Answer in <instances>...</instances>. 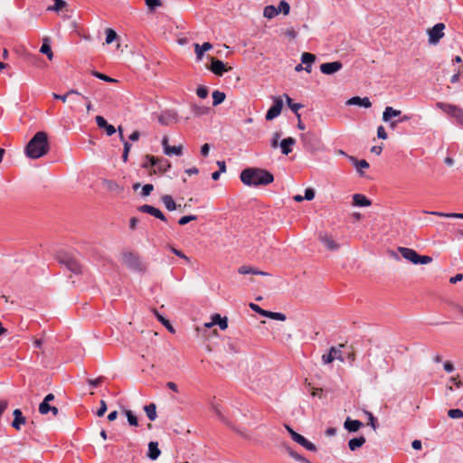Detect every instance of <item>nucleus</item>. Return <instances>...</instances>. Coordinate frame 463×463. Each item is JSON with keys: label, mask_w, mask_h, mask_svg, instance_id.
<instances>
[{"label": "nucleus", "mask_w": 463, "mask_h": 463, "mask_svg": "<svg viewBox=\"0 0 463 463\" xmlns=\"http://www.w3.org/2000/svg\"><path fill=\"white\" fill-rule=\"evenodd\" d=\"M241 181L247 186L268 185L274 181V175L269 171L260 167H248L240 175Z\"/></svg>", "instance_id": "1"}, {"label": "nucleus", "mask_w": 463, "mask_h": 463, "mask_svg": "<svg viewBox=\"0 0 463 463\" xmlns=\"http://www.w3.org/2000/svg\"><path fill=\"white\" fill-rule=\"evenodd\" d=\"M49 150L48 135L44 131L35 133L24 148L25 155L31 159H38L45 156Z\"/></svg>", "instance_id": "2"}, {"label": "nucleus", "mask_w": 463, "mask_h": 463, "mask_svg": "<svg viewBox=\"0 0 463 463\" xmlns=\"http://www.w3.org/2000/svg\"><path fill=\"white\" fill-rule=\"evenodd\" d=\"M56 260L71 273L75 275L82 273V266L73 254L61 250L57 252Z\"/></svg>", "instance_id": "3"}, {"label": "nucleus", "mask_w": 463, "mask_h": 463, "mask_svg": "<svg viewBox=\"0 0 463 463\" xmlns=\"http://www.w3.org/2000/svg\"><path fill=\"white\" fill-rule=\"evenodd\" d=\"M122 261L131 270L137 272H145L146 270V266L141 260L139 255L133 251H124L122 253Z\"/></svg>", "instance_id": "4"}, {"label": "nucleus", "mask_w": 463, "mask_h": 463, "mask_svg": "<svg viewBox=\"0 0 463 463\" xmlns=\"http://www.w3.org/2000/svg\"><path fill=\"white\" fill-rule=\"evenodd\" d=\"M436 107L453 118L457 124L463 128V109L453 104H448L444 102H437Z\"/></svg>", "instance_id": "5"}, {"label": "nucleus", "mask_w": 463, "mask_h": 463, "mask_svg": "<svg viewBox=\"0 0 463 463\" xmlns=\"http://www.w3.org/2000/svg\"><path fill=\"white\" fill-rule=\"evenodd\" d=\"M286 430L289 433L291 439L297 442L298 444L304 447L306 449L309 451H317V447L315 444L307 440L304 436L296 432L290 426L285 425Z\"/></svg>", "instance_id": "6"}, {"label": "nucleus", "mask_w": 463, "mask_h": 463, "mask_svg": "<svg viewBox=\"0 0 463 463\" xmlns=\"http://www.w3.org/2000/svg\"><path fill=\"white\" fill-rule=\"evenodd\" d=\"M445 24L442 23L436 24L432 28L427 31L429 35V43L436 45L444 36Z\"/></svg>", "instance_id": "7"}, {"label": "nucleus", "mask_w": 463, "mask_h": 463, "mask_svg": "<svg viewBox=\"0 0 463 463\" xmlns=\"http://www.w3.org/2000/svg\"><path fill=\"white\" fill-rule=\"evenodd\" d=\"M250 307L255 311L256 313L260 314V316L264 317H269L274 320H279V321H285L286 316L283 313L280 312H272L269 310H265L261 308L260 306L254 303L250 304Z\"/></svg>", "instance_id": "8"}, {"label": "nucleus", "mask_w": 463, "mask_h": 463, "mask_svg": "<svg viewBox=\"0 0 463 463\" xmlns=\"http://www.w3.org/2000/svg\"><path fill=\"white\" fill-rule=\"evenodd\" d=\"M282 108L283 100L281 97H273V104L266 113V119L272 120L277 118L281 113Z\"/></svg>", "instance_id": "9"}, {"label": "nucleus", "mask_w": 463, "mask_h": 463, "mask_svg": "<svg viewBox=\"0 0 463 463\" xmlns=\"http://www.w3.org/2000/svg\"><path fill=\"white\" fill-rule=\"evenodd\" d=\"M318 240L323 243V245L328 250H337L340 247L339 243H337L331 234L327 232H319L318 234Z\"/></svg>", "instance_id": "10"}, {"label": "nucleus", "mask_w": 463, "mask_h": 463, "mask_svg": "<svg viewBox=\"0 0 463 463\" xmlns=\"http://www.w3.org/2000/svg\"><path fill=\"white\" fill-rule=\"evenodd\" d=\"M343 68V63L339 61L326 62L320 65V71L326 75H333Z\"/></svg>", "instance_id": "11"}, {"label": "nucleus", "mask_w": 463, "mask_h": 463, "mask_svg": "<svg viewBox=\"0 0 463 463\" xmlns=\"http://www.w3.org/2000/svg\"><path fill=\"white\" fill-rule=\"evenodd\" d=\"M301 141L303 143L304 148L308 152H314L317 146V138L316 136L310 132L306 134H302Z\"/></svg>", "instance_id": "12"}, {"label": "nucleus", "mask_w": 463, "mask_h": 463, "mask_svg": "<svg viewBox=\"0 0 463 463\" xmlns=\"http://www.w3.org/2000/svg\"><path fill=\"white\" fill-rule=\"evenodd\" d=\"M178 115L175 110H165L158 117V121L163 126H168L177 122Z\"/></svg>", "instance_id": "13"}, {"label": "nucleus", "mask_w": 463, "mask_h": 463, "mask_svg": "<svg viewBox=\"0 0 463 463\" xmlns=\"http://www.w3.org/2000/svg\"><path fill=\"white\" fill-rule=\"evenodd\" d=\"M210 70L217 76H222V74L227 71L226 64L222 61L215 58L211 59Z\"/></svg>", "instance_id": "14"}, {"label": "nucleus", "mask_w": 463, "mask_h": 463, "mask_svg": "<svg viewBox=\"0 0 463 463\" xmlns=\"http://www.w3.org/2000/svg\"><path fill=\"white\" fill-rule=\"evenodd\" d=\"M398 251L405 260L416 265L419 253L415 250L405 247H398Z\"/></svg>", "instance_id": "15"}, {"label": "nucleus", "mask_w": 463, "mask_h": 463, "mask_svg": "<svg viewBox=\"0 0 463 463\" xmlns=\"http://www.w3.org/2000/svg\"><path fill=\"white\" fill-rule=\"evenodd\" d=\"M138 210L141 213H146L151 214V215L155 216L156 218H158L162 221L166 220L164 213L159 209H157L150 204H142L138 208Z\"/></svg>", "instance_id": "16"}, {"label": "nucleus", "mask_w": 463, "mask_h": 463, "mask_svg": "<svg viewBox=\"0 0 463 463\" xmlns=\"http://www.w3.org/2000/svg\"><path fill=\"white\" fill-rule=\"evenodd\" d=\"M14 420L11 423V426L19 430L21 429L22 425H24L26 423V418L23 415V412L20 409H15L13 411Z\"/></svg>", "instance_id": "17"}, {"label": "nucleus", "mask_w": 463, "mask_h": 463, "mask_svg": "<svg viewBox=\"0 0 463 463\" xmlns=\"http://www.w3.org/2000/svg\"><path fill=\"white\" fill-rule=\"evenodd\" d=\"M346 105L348 106H360V107H364V108H371L372 107V103L370 101V99L367 98V97H364V98H361L359 96H354V97H352L351 99H349L347 101H346Z\"/></svg>", "instance_id": "18"}, {"label": "nucleus", "mask_w": 463, "mask_h": 463, "mask_svg": "<svg viewBox=\"0 0 463 463\" xmlns=\"http://www.w3.org/2000/svg\"><path fill=\"white\" fill-rule=\"evenodd\" d=\"M362 427H364V423L359 420H352L350 417H347L344 422V428L349 432H356Z\"/></svg>", "instance_id": "19"}, {"label": "nucleus", "mask_w": 463, "mask_h": 463, "mask_svg": "<svg viewBox=\"0 0 463 463\" xmlns=\"http://www.w3.org/2000/svg\"><path fill=\"white\" fill-rule=\"evenodd\" d=\"M95 120L99 128H104L106 130L108 136H112L116 133L115 127L109 124L102 116H97Z\"/></svg>", "instance_id": "20"}, {"label": "nucleus", "mask_w": 463, "mask_h": 463, "mask_svg": "<svg viewBox=\"0 0 463 463\" xmlns=\"http://www.w3.org/2000/svg\"><path fill=\"white\" fill-rule=\"evenodd\" d=\"M171 167V163L165 159V158H159L157 157V162L156 164L155 168L152 170L151 173H160L164 174L165 173L169 168Z\"/></svg>", "instance_id": "21"}, {"label": "nucleus", "mask_w": 463, "mask_h": 463, "mask_svg": "<svg viewBox=\"0 0 463 463\" xmlns=\"http://www.w3.org/2000/svg\"><path fill=\"white\" fill-rule=\"evenodd\" d=\"M161 455V450L158 448V442L157 441H150L148 443V451H147V458L151 460H156L159 458Z\"/></svg>", "instance_id": "22"}, {"label": "nucleus", "mask_w": 463, "mask_h": 463, "mask_svg": "<svg viewBox=\"0 0 463 463\" xmlns=\"http://www.w3.org/2000/svg\"><path fill=\"white\" fill-rule=\"evenodd\" d=\"M296 144V139L294 137H287L281 140L279 143V146L281 148V153L285 156H288L291 151V146Z\"/></svg>", "instance_id": "23"}, {"label": "nucleus", "mask_w": 463, "mask_h": 463, "mask_svg": "<svg viewBox=\"0 0 463 463\" xmlns=\"http://www.w3.org/2000/svg\"><path fill=\"white\" fill-rule=\"evenodd\" d=\"M316 61V55L310 52H303L301 55V62L305 64V71L311 72V66Z\"/></svg>", "instance_id": "24"}, {"label": "nucleus", "mask_w": 463, "mask_h": 463, "mask_svg": "<svg viewBox=\"0 0 463 463\" xmlns=\"http://www.w3.org/2000/svg\"><path fill=\"white\" fill-rule=\"evenodd\" d=\"M238 272L242 275L246 274H253V275H260V276H269V273L266 271L260 270L256 268L250 266H241L239 268Z\"/></svg>", "instance_id": "25"}, {"label": "nucleus", "mask_w": 463, "mask_h": 463, "mask_svg": "<svg viewBox=\"0 0 463 463\" xmlns=\"http://www.w3.org/2000/svg\"><path fill=\"white\" fill-rule=\"evenodd\" d=\"M402 116V111L399 109H395L392 107H386L383 112V120L384 122H389L392 120V118Z\"/></svg>", "instance_id": "26"}, {"label": "nucleus", "mask_w": 463, "mask_h": 463, "mask_svg": "<svg viewBox=\"0 0 463 463\" xmlns=\"http://www.w3.org/2000/svg\"><path fill=\"white\" fill-rule=\"evenodd\" d=\"M210 325H217L222 330H225L228 327V319L226 317H222L220 314H214Z\"/></svg>", "instance_id": "27"}, {"label": "nucleus", "mask_w": 463, "mask_h": 463, "mask_svg": "<svg viewBox=\"0 0 463 463\" xmlns=\"http://www.w3.org/2000/svg\"><path fill=\"white\" fill-rule=\"evenodd\" d=\"M366 439L364 436L353 438L348 441V448L351 451H354L361 448L364 443Z\"/></svg>", "instance_id": "28"}, {"label": "nucleus", "mask_w": 463, "mask_h": 463, "mask_svg": "<svg viewBox=\"0 0 463 463\" xmlns=\"http://www.w3.org/2000/svg\"><path fill=\"white\" fill-rule=\"evenodd\" d=\"M348 158L353 163V165L355 166V168L359 172L360 175H364L363 172L361 171V169L369 167V163L364 159L358 160L356 157L352 156H348Z\"/></svg>", "instance_id": "29"}, {"label": "nucleus", "mask_w": 463, "mask_h": 463, "mask_svg": "<svg viewBox=\"0 0 463 463\" xmlns=\"http://www.w3.org/2000/svg\"><path fill=\"white\" fill-rule=\"evenodd\" d=\"M284 97L286 99V102H287L288 108L296 114L297 118H299L300 114L298 113V109L303 108V104L294 103L292 99L288 94H284Z\"/></svg>", "instance_id": "30"}, {"label": "nucleus", "mask_w": 463, "mask_h": 463, "mask_svg": "<svg viewBox=\"0 0 463 463\" xmlns=\"http://www.w3.org/2000/svg\"><path fill=\"white\" fill-rule=\"evenodd\" d=\"M157 162V157L156 156H150V155H146L144 157H143V162L141 164V167L142 168H145V169H148V168H155L156 166V164Z\"/></svg>", "instance_id": "31"}, {"label": "nucleus", "mask_w": 463, "mask_h": 463, "mask_svg": "<svg viewBox=\"0 0 463 463\" xmlns=\"http://www.w3.org/2000/svg\"><path fill=\"white\" fill-rule=\"evenodd\" d=\"M154 314L157 320L171 333L175 332V329L168 319H166L163 315H161L157 310L154 309Z\"/></svg>", "instance_id": "32"}, {"label": "nucleus", "mask_w": 463, "mask_h": 463, "mask_svg": "<svg viewBox=\"0 0 463 463\" xmlns=\"http://www.w3.org/2000/svg\"><path fill=\"white\" fill-rule=\"evenodd\" d=\"M144 411L147 416V418L151 420V421H154L156 417H157V414H156V406L155 403H149L147 405H146L144 407Z\"/></svg>", "instance_id": "33"}, {"label": "nucleus", "mask_w": 463, "mask_h": 463, "mask_svg": "<svg viewBox=\"0 0 463 463\" xmlns=\"http://www.w3.org/2000/svg\"><path fill=\"white\" fill-rule=\"evenodd\" d=\"M213 96V106L216 107L222 103L226 98V95L224 92H222L220 90H214L212 94Z\"/></svg>", "instance_id": "34"}, {"label": "nucleus", "mask_w": 463, "mask_h": 463, "mask_svg": "<svg viewBox=\"0 0 463 463\" xmlns=\"http://www.w3.org/2000/svg\"><path fill=\"white\" fill-rule=\"evenodd\" d=\"M40 52L43 54H45L48 58V60L52 61L53 58V53L52 52L51 45L47 39H45L43 43V45L41 46Z\"/></svg>", "instance_id": "35"}, {"label": "nucleus", "mask_w": 463, "mask_h": 463, "mask_svg": "<svg viewBox=\"0 0 463 463\" xmlns=\"http://www.w3.org/2000/svg\"><path fill=\"white\" fill-rule=\"evenodd\" d=\"M278 14L277 7L274 5H267L263 10V15L268 19H272Z\"/></svg>", "instance_id": "36"}, {"label": "nucleus", "mask_w": 463, "mask_h": 463, "mask_svg": "<svg viewBox=\"0 0 463 463\" xmlns=\"http://www.w3.org/2000/svg\"><path fill=\"white\" fill-rule=\"evenodd\" d=\"M165 154L166 156H182L183 154V146H169L165 147Z\"/></svg>", "instance_id": "37"}, {"label": "nucleus", "mask_w": 463, "mask_h": 463, "mask_svg": "<svg viewBox=\"0 0 463 463\" xmlns=\"http://www.w3.org/2000/svg\"><path fill=\"white\" fill-rule=\"evenodd\" d=\"M192 110L195 116L200 117V116L207 114L209 112V108H207L205 106H200V105L194 104L192 106Z\"/></svg>", "instance_id": "38"}, {"label": "nucleus", "mask_w": 463, "mask_h": 463, "mask_svg": "<svg viewBox=\"0 0 463 463\" xmlns=\"http://www.w3.org/2000/svg\"><path fill=\"white\" fill-rule=\"evenodd\" d=\"M105 33H106L105 43L107 44L112 43L118 37L117 33L113 29H111V28L106 29Z\"/></svg>", "instance_id": "39"}, {"label": "nucleus", "mask_w": 463, "mask_h": 463, "mask_svg": "<svg viewBox=\"0 0 463 463\" xmlns=\"http://www.w3.org/2000/svg\"><path fill=\"white\" fill-rule=\"evenodd\" d=\"M124 412H125V415L128 419L129 425L135 426V427L138 426L137 417L133 413L132 411L125 410Z\"/></svg>", "instance_id": "40"}, {"label": "nucleus", "mask_w": 463, "mask_h": 463, "mask_svg": "<svg viewBox=\"0 0 463 463\" xmlns=\"http://www.w3.org/2000/svg\"><path fill=\"white\" fill-rule=\"evenodd\" d=\"M277 11L278 14L282 13L284 15H288L290 11V5L287 1L281 0L277 7Z\"/></svg>", "instance_id": "41"}, {"label": "nucleus", "mask_w": 463, "mask_h": 463, "mask_svg": "<svg viewBox=\"0 0 463 463\" xmlns=\"http://www.w3.org/2000/svg\"><path fill=\"white\" fill-rule=\"evenodd\" d=\"M411 118V117L409 115L400 116L398 119L389 121V126L392 129H395L399 123L409 121Z\"/></svg>", "instance_id": "42"}, {"label": "nucleus", "mask_w": 463, "mask_h": 463, "mask_svg": "<svg viewBox=\"0 0 463 463\" xmlns=\"http://www.w3.org/2000/svg\"><path fill=\"white\" fill-rule=\"evenodd\" d=\"M67 5V3L64 0H55L54 5L52 6H49L47 10L59 12L62 10Z\"/></svg>", "instance_id": "43"}, {"label": "nucleus", "mask_w": 463, "mask_h": 463, "mask_svg": "<svg viewBox=\"0 0 463 463\" xmlns=\"http://www.w3.org/2000/svg\"><path fill=\"white\" fill-rule=\"evenodd\" d=\"M91 74H92L94 77H96V78H98V79H99V80H101L107 81V82H116V81H117V80H115V79H113V78H110L109 76H108V75H106V74H103V73H101V72L96 71H93L91 72Z\"/></svg>", "instance_id": "44"}, {"label": "nucleus", "mask_w": 463, "mask_h": 463, "mask_svg": "<svg viewBox=\"0 0 463 463\" xmlns=\"http://www.w3.org/2000/svg\"><path fill=\"white\" fill-rule=\"evenodd\" d=\"M448 416L451 419H463V411L460 409H450L448 411Z\"/></svg>", "instance_id": "45"}, {"label": "nucleus", "mask_w": 463, "mask_h": 463, "mask_svg": "<svg viewBox=\"0 0 463 463\" xmlns=\"http://www.w3.org/2000/svg\"><path fill=\"white\" fill-rule=\"evenodd\" d=\"M364 414L367 416L368 418V424L373 429V430H376L377 427H378V424H377V421H376V418L373 415L372 412L366 411V410H364Z\"/></svg>", "instance_id": "46"}, {"label": "nucleus", "mask_w": 463, "mask_h": 463, "mask_svg": "<svg viewBox=\"0 0 463 463\" xmlns=\"http://www.w3.org/2000/svg\"><path fill=\"white\" fill-rule=\"evenodd\" d=\"M286 451L289 454L291 458H293L295 460L301 462L305 457L298 454L295 450H293L290 447L285 446Z\"/></svg>", "instance_id": "47"}, {"label": "nucleus", "mask_w": 463, "mask_h": 463, "mask_svg": "<svg viewBox=\"0 0 463 463\" xmlns=\"http://www.w3.org/2000/svg\"><path fill=\"white\" fill-rule=\"evenodd\" d=\"M50 410H52V405L49 402H42L39 405V412L42 415H46L50 412Z\"/></svg>", "instance_id": "48"}, {"label": "nucleus", "mask_w": 463, "mask_h": 463, "mask_svg": "<svg viewBox=\"0 0 463 463\" xmlns=\"http://www.w3.org/2000/svg\"><path fill=\"white\" fill-rule=\"evenodd\" d=\"M352 203H372V199H369L365 195L361 194H354L353 195Z\"/></svg>", "instance_id": "49"}, {"label": "nucleus", "mask_w": 463, "mask_h": 463, "mask_svg": "<svg viewBox=\"0 0 463 463\" xmlns=\"http://www.w3.org/2000/svg\"><path fill=\"white\" fill-rule=\"evenodd\" d=\"M430 213L431 214L439 215V216H445V217H448V218L463 219V213H439V212H432Z\"/></svg>", "instance_id": "50"}, {"label": "nucleus", "mask_w": 463, "mask_h": 463, "mask_svg": "<svg viewBox=\"0 0 463 463\" xmlns=\"http://www.w3.org/2000/svg\"><path fill=\"white\" fill-rule=\"evenodd\" d=\"M145 2L151 11H154L156 8L162 5L161 0H145Z\"/></svg>", "instance_id": "51"}, {"label": "nucleus", "mask_w": 463, "mask_h": 463, "mask_svg": "<svg viewBox=\"0 0 463 463\" xmlns=\"http://www.w3.org/2000/svg\"><path fill=\"white\" fill-rule=\"evenodd\" d=\"M432 261V258L427 255H420L418 254V258L416 260L417 264H429Z\"/></svg>", "instance_id": "52"}, {"label": "nucleus", "mask_w": 463, "mask_h": 463, "mask_svg": "<svg viewBox=\"0 0 463 463\" xmlns=\"http://www.w3.org/2000/svg\"><path fill=\"white\" fill-rule=\"evenodd\" d=\"M105 380V377L104 376H99L96 379H87V383L91 386V387H98L100 383H102Z\"/></svg>", "instance_id": "53"}, {"label": "nucleus", "mask_w": 463, "mask_h": 463, "mask_svg": "<svg viewBox=\"0 0 463 463\" xmlns=\"http://www.w3.org/2000/svg\"><path fill=\"white\" fill-rule=\"evenodd\" d=\"M330 352L335 356V359H337V360H339L341 362L345 361V359H344V357L342 355V352H341L340 348H336L335 346H332L330 348Z\"/></svg>", "instance_id": "54"}, {"label": "nucleus", "mask_w": 463, "mask_h": 463, "mask_svg": "<svg viewBox=\"0 0 463 463\" xmlns=\"http://www.w3.org/2000/svg\"><path fill=\"white\" fill-rule=\"evenodd\" d=\"M196 219H197L196 215H184V216H182L179 219L178 223L180 225H185L188 222H190L191 221H194V220H196Z\"/></svg>", "instance_id": "55"}, {"label": "nucleus", "mask_w": 463, "mask_h": 463, "mask_svg": "<svg viewBox=\"0 0 463 463\" xmlns=\"http://www.w3.org/2000/svg\"><path fill=\"white\" fill-rule=\"evenodd\" d=\"M153 190H154V186H153V184H145V185L142 187L140 194H141L143 197H146V196L149 195Z\"/></svg>", "instance_id": "56"}, {"label": "nucleus", "mask_w": 463, "mask_h": 463, "mask_svg": "<svg viewBox=\"0 0 463 463\" xmlns=\"http://www.w3.org/2000/svg\"><path fill=\"white\" fill-rule=\"evenodd\" d=\"M315 194H316V192H315L314 188H311V187L307 188L305 190L304 200L311 201L315 198Z\"/></svg>", "instance_id": "57"}, {"label": "nucleus", "mask_w": 463, "mask_h": 463, "mask_svg": "<svg viewBox=\"0 0 463 463\" xmlns=\"http://www.w3.org/2000/svg\"><path fill=\"white\" fill-rule=\"evenodd\" d=\"M196 94L201 99H205L208 96V89L205 86H199L196 90Z\"/></svg>", "instance_id": "58"}, {"label": "nucleus", "mask_w": 463, "mask_h": 463, "mask_svg": "<svg viewBox=\"0 0 463 463\" xmlns=\"http://www.w3.org/2000/svg\"><path fill=\"white\" fill-rule=\"evenodd\" d=\"M107 409H108V407H107L106 402L104 400H101L100 401V407L97 411L96 415L98 417H102L105 414V412L107 411Z\"/></svg>", "instance_id": "59"}, {"label": "nucleus", "mask_w": 463, "mask_h": 463, "mask_svg": "<svg viewBox=\"0 0 463 463\" xmlns=\"http://www.w3.org/2000/svg\"><path fill=\"white\" fill-rule=\"evenodd\" d=\"M170 249L175 255L185 260L187 262H190V259L183 251H181L174 247H170Z\"/></svg>", "instance_id": "60"}, {"label": "nucleus", "mask_w": 463, "mask_h": 463, "mask_svg": "<svg viewBox=\"0 0 463 463\" xmlns=\"http://www.w3.org/2000/svg\"><path fill=\"white\" fill-rule=\"evenodd\" d=\"M335 360V356L332 354V353L329 351L328 354L322 355V361L325 364H330Z\"/></svg>", "instance_id": "61"}, {"label": "nucleus", "mask_w": 463, "mask_h": 463, "mask_svg": "<svg viewBox=\"0 0 463 463\" xmlns=\"http://www.w3.org/2000/svg\"><path fill=\"white\" fill-rule=\"evenodd\" d=\"M377 137L380 139H387V133L383 126H379L377 128Z\"/></svg>", "instance_id": "62"}, {"label": "nucleus", "mask_w": 463, "mask_h": 463, "mask_svg": "<svg viewBox=\"0 0 463 463\" xmlns=\"http://www.w3.org/2000/svg\"><path fill=\"white\" fill-rule=\"evenodd\" d=\"M194 51H195L197 60L198 61L202 60L204 52L201 49L200 44H198V43L194 44Z\"/></svg>", "instance_id": "63"}, {"label": "nucleus", "mask_w": 463, "mask_h": 463, "mask_svg": "<svg viewBox=\"0 0 463 463\" xmlns=\"http://www.w3.org/2000/svg\"><path fill=\"white\" fill-rule=\"evenodd\" d=\"M443 367L447 373H452L455 370L453 364L449 361L445 362Z\"/></svg>", "instance_id": "64"}]
</instances>
